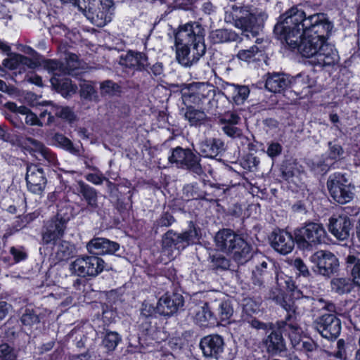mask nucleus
<instances>
[{"instance_id": "obj_23", "label": "nucleus", "mask_w": 360, "mask_h": 360, "mask_svg": "<svg viewBox=\"0 0 360 360\" xmlns=\"http://www.w3.org/2000/svg\"><path fill=\"white\" fill-rule=\"evenodd\" d=\"M75 188L76 194L85 206L82 210L90 213L97 212L99 209L97 190L82 180L77 181Z\"/></svg>"}, {"instance_id": "obj_9", "label": "nucleus", "mask_w": 360, "mask_h": 360, "mask_svg": "<svg viewBox=\"0 0 360 360\" xmlns=\"http://www.w3.org/2000/svg\"><path fill=\"white\" fill-rule=\"evenodd\" d=\"M70 220V217L60 210L44 221L41 231V244L53 249L64 237Z\"/></svg>"}, {"instance_id": "obj_52", "label": "nucleus", "mask_w": 360, "mask_h": 360, "mask_svg": "<svg viewBox=\"0 0 360 360\" xmlns=\"http://www.w3.org/2000/svg\"><path fill=\"white\" fill-rule=\"evenodd\" d=\"M176 219L173 214L169 211H164L160 214V217L154 222V229L155 233H158L160 229L167 228L171 226Z\"/></svg>"}, {"instance_id": "obj_43", "label": "nucleus", "mask_w": 360, "mask_h": 360, "mask_svg": "<svg viewBox=\"0 0 360 360\" xmlns=\"http://www.w3.org/2000/svg\"><path fill=\"white\" fill-rule=\"evenodd\" d=\"M213 44H223L237 41L239 35L229 29H217L211 32L210 35Z\"/></svg>"}, {"instance_id": "obj_3", "label": "nucleus", "mask_w": 360, "mask_h": 360, "mask_svg": "<svg viewBox=\"0 0 360 360\" xmlns=\"http://www.w3.org/2000/svg\"><path fill=\"white\" fill-rule=\"evenodd\" d=\"M278 22L291 27V36L296 37L300 31L310 34L319 41L328 43L333 28V23L327 14L316 13L307 16L305 12L298 5L292 6L285 13L281 14Z\"/></svg>"}, {"instance_id": "obj_50", "label": "nucleus", "mask_w": 360, "mask_h": 360, "mask_svg": "<svg viewBox=\"0 0 360 360\" xmlns=\"http://www.w3.org/2000/svg\"><path fill=\"white\" fill-rule=\"evenodd\" d=\"M257 45H253L248 49H240L238 51L236 57L239 60L250 63L256 60V56L260 52Z\"/></svg>"}, {"instance_id": "obj_21", "label": "nucleus", "mask_w": 360, "mask_h": 360, "mask_svg": "<svg viewBox=\"0 0 360 360\" xmlns=\"http://www.w3.org/2000/svg\"><path fill=\"white\" fill-rule=\"evenodd\" d=\"M199 346L205 359L208 360L223 359L225 342L221 335L219 334L205 335L200 339Z\"/></svg>"}, {"instance_id": "obj_17", "label": "nucleus", "mask_w": 360, "mask_h": 360, "mask_svg": "<svg viewBox=\"0 0 360 360\" xmlns=\"http://www.w3.org/2000/svg\"><path fill=\"white\" fill-rule=\"evenodd\" d=\"M314 325L321 336L329 341L337 340L342 330V322L336 314L320 315L316 319Z\"/></svg>"}, {"instance_id": "obj_41", "label": "nucleus", "mask_w": 360, "mask_h": 360, "mask_svg": "<svg viewBox=\"0 0 360 360\" xmlns=\"http://www.w3.org/2000/svg\"><path fill=\"white\" fill-rule=\"evenodd\" d=\"M205 110L196 109L195 106L188 105L181 109L184 112V117L188 121L191 127H199L204 124L206 121Z\"/></svg>"}, {"instance_id": "obj_54", "label": "nucleus", "mask_w": 360, "mask_h": 360, "mask_svg": "<svg viewBox=\"0 0 360 360\" xmlns=\"http://www.w3.org/2000/svg\"><path fill=\"white\" fill-rule=\"evenodd\" d=\"M11 141L14 144H16L19 147H21L26 150H29V148H31L32 146H34V147L41 146V148L44 147L39 141H37L33 138L27 137V136H22V135L15 136L14 139H13L11 140Z\"/></svg>"}, {"instance_id": "obj_27", "label": "nucleus", "mask_w": 360, "mask_h": 360, "mask_svg": "<svg viewBox=\"0 0 360 360\" xmlns=\"http://www.w3.org/2000/svg\"><path fill=\"white\" fill-rule=\"evenodd\" d=\"M184 304V298L182 295L166 292L159 299L156 309L160 315L169 317L176 314Z\"/></svg>"}, {"instance_id": "obj_34", "label": "nucleus", "mask_w": 360, "mask_h": 360, "mask_svg": "<svg viewBox=\"0 0 360 360\" xmlns=\"http://www.w3.org/2000/svg\"><path fill=\"white\" fill-rule=\"evenodd\" d=\"M215 307L213 304L205 302L203 306L195 313V321L202 328L218 326L217 316L214 315Z\"/></svg>"}, {"instance_id": "obj_60", "label": "nucleus", "mask_w": 360, "mask_h": 360, "mask_svg": "<svg viewBox=\"0 0 360 360\" xmlns=\"http://www.w3.org/2000/svg\"><path fill=\"white\" fill-rule=\"evenodd\" d=\"M9 253L13 257V264H18L27 259L28 255L22 246L10 248Z\"/></svg>"}, {"instance_id": "obj_63", "label": "nucleus", "mask_w": 360, "mask_h": 360, "mask_svg": "<svg viewBox=\"0 0 360 360\" xmlns=\"http://www.w3.org/2000/svg\"><path fill=\"white\" fill-rule=\"evenodd\" d=\"M247 322L249 325L257 330H264L266 333L269 332L270 323H266L257 319L256 317L250 316L249 319L247 320Z\"/></svg>"}, {"instance_id": "obj_53", "label": "nucleus", "mask_w": 360, "mask_h": 360, "mask_svg": "<svg viewBox=\"0 0 360 360\" xmlns=\"http://www.w3.org/2000/svg\"><path fill=\"white\" fill-rule=\"evenodd\" d=\"M120 341L121 337L117 332L107 331L102 340V344L108 352H112Z\"/></svg>"}, {"instance_id": "obj_48", "label": "nucleus", "mask_w": 360, "mask_h": 360, "mask_svg": "<svg viewBox=\"0 0 360 360\" xmlns=\"http://www.w3.org/2000/svg\"><path fill=\"white\" fill-rule=\"evenodd\" d=\"M27 53L32 55L33 58H30L21 54V56H19L21 61L20 66H26L30 69H35L41 66V58L42 56L30 46L27 47Z\"/></svg>"}, {"instance_id": "obj_24", "label": "nucleus", "mask_w": 360, "mask_h": 360, "mask_svg": "<svg viewBox=\"0 0 360 360\" xmlns=\"http://www.w3.org/2000/svg\"><path fill=\"white\" fill-rule=\"evenodd\" d=\"M25 181L28 191L36 195H41L47 183L44 169L37 165L27 167Z\"/></svg>"}, {"instance_id": "obj_31", "label": "nucleus", "mask_w": 360, "mask_h": 360, "mask_svg": "<svg viewBox=\"0 0 360 360\" xmlns=\"http://www.w3.org/2000/svg\"><path fill=\"white\" fill-rule=\"evenodd\" d=\"M87 250L91 255H114L120 250V244L105 238H94L87 244Z\"/></svg>"}, {"instance_id": "obj_13", "label": "nucleus", "mask_w": 360, "mask_h": 360, "mask_svg": "<svg viewBox=\"0 0 360 360\" xmlns=\"http://www.w3.org/2000/svg\"><path fill=\"white\" fill-rule=\"evenodd\" d=\"M85 15L96 26L102 27L110 22L114 14L113 0H92L85 5Z\"/></svg>"}, {"instance_id": "obj_57", "label": "nucleus", "mask_w": 360, "mask_h": 360, "mask_svg": "<svg viewBox=\"0 0 360 360\" xmlns=\"http://www.w3.org/2000/svg\"><path fill=\"white\" fill-rule=\"evenodd\" d=\"M8 56V58H5L2 65L6 69L10 70H15L20 68V58L19 56H21L20 53L10 52L9 53H6Z\"/></svg>"}, {"instance_id": "obj_30", "label": "nucleus", "mask_w": 360, "mask_h": 360, "mask_svg": "<svg viewBox=\"0 0 360 360\" xmlns=\"http://www.w3.org/2000/svg\"><path fill=\"white\" fill-rule=\"evenodd\" d=\"M225 150L224 142L217 138H205L199 143V155L205 158H221Z\"/></svg>"}, {"instance_id": "obj_59", "label": "nucleus", "mask_w": 360, "mask_h": 360, "mask_svg": "<svg viewBox=\"0 0 360 360\" xmlns=\"http://www.w3.org/2000/svg\"><path fill=\"white\" fill-rule=\"evenodd\" d=\"M283 150V146L280 143L271 141L267 144L266 153L272 160H275L282 154Z\"/></svg>"}, {"instance_id": "obj_29", "label": "nucleus", "mask_w": 360, "mask_h": 360, "mask_svg": "<svg viewBox=\"0 0 360 360\" xmlns=\"http://www.w3.org/2000/svg\"><path fill=\"white\" fill-rule=\"evenodd\" d=\"M146 74L150 79L160 78L164 72V65L162 62L157 61L151 64L146 53L136 51V72Z\"/></svg>"}, {"instance_id": "obj_4", "label": "nucleus", "mask_w": 360, "mask_h": 360, "mask_svg": "<svg viewBox=\"0 0 360 360\" xmlns=\"http://www.w3.org/2000/svg\"><path fill=\"white\" fill-rule=\"evenodd\" d=\"M299 314L291 311L286 313L283 320L277 321L275 324L270 323L269 334L263 340L266 352L271 355H276L286 350L285 340L283 335L291 340L300 333L301 328L298 320Z\"/></svg>"}, {"instance_id": "obj_15", "label": "nucleus", "mask_w": 360, "mask_h": 360, "mask_svg": "<svg viewBox=\"0 0 360 360\" xmlns=\"http://www.w3.org/2000/svg\"><path fill=\"white\" fill-rule=\"evenodd\" d=\"M327 187L330 197L338 204L344 205L353 199L354 187L346 174L335 172L329 176Z\"/></svg>"}, {"instance_id": "obj_39", "label": "nucleus", "mask_w": 360, "mask_h": 360, "mask_svg": "<svg viewBox=\"0 0 360 360\" xmlns=\"http://www.w3.org/2000/svg\"><path fill=\"white\" fill-rule=\"evenodd\" d=\"M327 157L320 161L319 167H322L321 170H328L330 167L337 161L342 158L344 150L342 146L335 141L328 142V150L326 153Z\"/></svg>"}, {"instance_id": "obj_7", "label": "nucleus", "mask_w": 360, "mask_h": 360, "mask_svg": "<svg viewBox=\"0 0 360 360\" xmlns=\"http://www.w3.org/2000/svg\"><path fill=\"white\" fill-rule=\"evenodd\" d=\"M297 249L305 252L328 243V236L321 223L307 220L294 229Z\"/></svg>"}, {"instance_id": "obj_64", "label": "nucleus", "mask_w": 360, "mask_h": 360, "mask_svg": "<svg viewBox=\"0 0 360 360\" xmlns=\"http://www.w3.org/2000/svg\"><path fill=\"white\" fill-rule=\"evenodd\" d=\"M0 359L2 360H15V355L13 347L6 343L0 345Z\"/></svg>"}, {"instance_id": "obj_6", "label": "nucleus", "mask_w": 360, "mask_h": 360, "mask_svg": "<svg viewBox=\"0 0 360 360\" xmlns=\"http://www.w3.org/2000/svg\"><path fill=\"white\" fill-rule=\"evenodd\" d=\"M156 312L158 313L156 307L151 304L143 303L141 316L143 320L139 326L141 333L139 334L138 337V342L141 348L139 351L136 350V352H146L141 349L142 348L147 349V352H152V349H149L150 347H155L158 346L167 338L165 333L160 328L153 325V320L155 319V317H153V315Z\"/></svg>"}, {"instance_id": "obj_49", "label": "nucleus", "mask_w": 360, "mask_h": 360, "mask_svg": "<svg viewBox=\"0 0 360 360\" xmlns=\"http://www.w3.org/2000/svg\"><path fill=\"white\" fill-rule=\"evenodd\" d=\"M119 63L124 68V72L128 75H134L135 74V51L130 50L125 54L120 56Z\"/></svg>"}, {"instance_id": "obj_33", "label": "nucleus", "mask_w": 360, "mask_h": 360, "mask_svg": "<svg viewBox=\"0 0 360 360\" xmlns=\"http://www.w3.org/2000/svg\"><path fill=\"white\" fill-rule=\"evenodd\" d=\"M191 239L190 231L177 233L173 230H169L162 238V244L165 248L179 250L184 249L189 244Z\"/></svg>"}, {"instance_id": "obj_58", "label": "nucleus", "mask_w": 360, "mask_h": 360, "mask_svg": "<svg viewBox=\"0 0 360 360\" xmlns=\"http://www.w3.org/2000/svg\"><path fill=\"white\" fill-rule=\"evenodd\" d=\"M292 266L298 276H302L306 278H308L311 276V273L308 266L305 264L301 258H295L293 261Z\"/></svg>"}, {"instance_id": "obj_44", "label": "nucleus", "mask_w": 360, "mask_h": 360, "mask_svg": "<svg viewBox=\"0 0 360 360\" xmlns=\"http://www.w3.org/2000/svg\"><path fill=\"white\" fill-rule=\"evenodd\" d=\"M331 289L338 295L349 293L356 285V283L347 277H335L330 281Z\"/></svg>"}, {"instance_id": "obj_1", "label": "nucleus", "mask_w": 360, "mask_h": 360, "mask_svg": "<svg viewBox=\"0 0 360 360\" xmlns=\"http://www.w3.org/2000/svg\"><path fill=\"white\" fill-rule=\"evenodd\" d=\"M291 27L276 22L273 33L276 39L292 52H297L302 57L310 58V63L321 68L333 66L337 61V53L333 46L319 41L310 34L300 31L296 37L291 36Z\"/></svg>"}, {"instance_id": "obj_45", "label": "nucleus", "mask_w": 360, "mask_h": 360, "mask_svg": "<svg viewBox=\"0 0 360 360\" xmlns=\"http://www.w3.org/2000/svg\"><path fill=\"white\" fill-rule=\"evenodd\" d=\"M20 321L25 327L32 328L40 322L39 315L32 306H25L19 310Z\"/></svg>"}, {"instance_id": "obj_10", "label": "nucleus", "mask_w": 360, "mask_h": 360, "mask_svg": "<svg viewBox=\"0 0 360 360\" xmlns=\"http://www.w3.org/2000/svg\"><path fill=\"white\" fill-rule=\"evenodd\" d=\"M276 283L281 290V297L278 295L276 300H279L281 306L286 311V313L297 312L295 301L302 297V292L295 284L292 276L285 274L283 272L276 275Z\"/></svg>"}, {"instance_id": "obj_37", "label": "nucleus", "mask_w": 360, "mask_h": 360, "mask_svg": "<svg viewBox=\"0 0 360 360\" xmlns=\"http://www.w3.org/2000/svg\"><path fill=\"white\" fill-rule=\"evenodd\" d=\"M250 94V89L245 85L230 84L225 89L224 95L230 103L237 105L243 104Z\"/></svg>"}, {"instance_id": "obj_51", "label": "nucleus", "mask_w": 360, "mask_h": 360, "mask_svg": "<svg viewBox=\"0 0 360 360\" xmlns=\"http://www.w3.org/2000/svg\"><path fill=\"white\" fill-rule=\"evenodd\" d=\"M41 63L44 68L48 70L49 72L52 73L53 76H55L56 74H62L65 72V67L63 64L58 60L41 58Z\"/></svg>"}, {"instance_id": "obj_47", "label": "nucleus", "mask_w": 360, "mask_h": 360, "mask_svg": "<svg viewBox=\"0 0 360 360\" xmlns=\"http://www.w3.org/2000/svg\"><path fill=\"white\" fill-rule=\"evenodd\" d=\"M52 142L54 146L60 148L74 155H77L79 153V148L74 146L73 142L61 133H55L52 136Z\"/></svg>"}, {"instance_id": "obj_28", "label": "nucleus", "mask_w": 360, "mask_h": 360, "mask_svg": "<svg viewBox=\"0 0 360 360\" xmlns=\"http://www.w3.org/2000/svg\"><path fill=\"white\" fill-rule=\"evenodd\" d=\"M241 117L234 110H227L218 116L219 123L223 132L231 138H239L243 134L242 129L238 127L241 123Z\"/></svg>"}, {"instance_id": "obj_18", "label": "nucleus", "mask_w": 360, "mask_h": 360, "mask_svg": "<svg viewBox=\"0 0 360 360\" xmlns=\"http://www.w3.org/2000/svg\"><path fill=\"white\" fill-rule=\"evenodd\" d=\"M115 190L111 191L110 201L115 208L121 215L123 220L129 217L130 211H132V196L134 188L124 184L114 185Z\"/></svg>"}, {"instance_id": "obj_25", "label": "nucleus", "mask_w": 360, "mask_h": 360, "mask_svg": "<svg viewBox=\"0 0 360 360\" xmlns=\"http://www.w3.org/2000/svg\"><path fill=\"white\" fill-rule=\"evenodd\" d=\"M296 245L294 233L284 229H275L271 236V245L278 252L285 255L292 251Z\"/></svg>"}, {"instance_id": "obj_8", "label": "nucleus", "mask_w": 360, "mask_h": 360, "mask_svg": "<svg viewBox=\"0 0 360 360\" xmlns=\"http://www.w3.org/2000/svg\"><path fill=\"white\" fill-rule=\"evenodd\" d=\"M268 14L265 11L252 12L249 7L233 6L232 19L234 26L247 36L257 37L262 31Z\"/></svg>"}, {"instance_id": "obj_40", "label": "nucleus", "mask_w": 360, "mask_h": 360, "mask_svg": "<svg viewBox=\"0 0 360 360\" xmlns=\"http://www.w3.org/2000/svg\"><path fill=\"white\" fill-rule=\"evenodd\" d=\"M214 315L217 316L218 326H226L231 323V319L233 314V308L229 300H221L214 302Z\"/></svg>"}, {"instance_id": "obj_12", "label": "nucleus", "mask_w": 360, "mask_h": 360, "mask_svg": "<svg viewBox=\"0 0 360 360\" xmlns=\"http://www.w3.org/2000/svg\"><path fill=\"white\" fill-rule=\"evenodd\" d=\"M111 295H117V299L113 301V307L108 309L106 306L103 308L102 313V319L105 323H111L115 321L117 316V310L118 308L127 311L129 309H132L135 302V290L132 284L126 283L122 288L116 291H111Z\"/></svg>"}, {"instance_id": "obj_20", "label": "nucleus", "mask_w": 360, "mask_h": 360, "mask_svg": "<svg viewBox=\"0 0 360 360\" xmlns=\"http://www.w3.org/2000/svg\"><path fill=\"white\" fill-rule=\"evenodd\" d=\"M202 84L200 82H192L190 84H182L181 85V94L183 102L186 106L194 105L202 110H205V105L211 102L208 95L200 91Z\"/></svg>"}, {"instance_id": "obj_35", "label": "nucleus", "mask_w": 360, "mask_h": 360, "mask_svg": "<svg viewBox=\"0 0 360 360\" xmlns=\"http://www.w3.org/2000/svg\"><path fill=\"white\" fill-rule=\"evenodd\" d=\"M262 258L264 259V257L262 255ZM271 270L272 269L269 266V264L265 259L259 262L252 272L251 280L252 283L259 287L264 286L266 283H268L273 278Z\"/></svg>"}, {"instance_id": "obj_46", "label": "nucleus", "mask_w": 360, "mask_h": 360, "mask_svg": "<svg viewBox=\"0 0 360 360\" xmlns=\"http://www.w3.org/2000/svg\"><path fill=\"white\" fill-rule=\"evenodd\" d=\"M56 246L55 259L58 262H67L73 257L75 247L70 242L61 240Z\"/></svg>"}, {"instance_id": "obj_61", "label": "nucleus", "mask_w": 360, "mask_h": 360, "mask_svg": "<svg viewBox=\"0 0 360 360\" xmlns=\"http://www.w3.org/2000/svg\"><path fill=\"white\" fill-rule=\"evenodd\" d=\"M101 90L103 93L114 95L120 90V86L112 80H105L101 84Z\"/></svg>"}, {"instance_id": "obj_14", "label": "nucleus", "mask_w": 360, "mask_h": 360, "mask_svg": "<svg viewBox=\"0 0 360 360\" xmlns=\"http://www.w3.org/2000/svg\"><path fill=\"white\" fill-rule=\"evenodd\" d=\"M290 94H294L297 98H311L315 94L321 91V85L316 79L307 72H301L295 76L290 75Z\"/></svg>"}, {"instance_id": "obj_16", "label": "nucleus", "mask_w": 360, "mask_h": 360, "mask_svg": "<svg viewBox=\"0 0 360 360\" xmlns=\"http://www.w3.org/2000/svg\"><path fill=\"white\" fill-rule=\"evenodd\" d=\"M309 261L312 270L323 276L330 278L338 273L340 269V262L337 256L328 250H318L313 253Z\"/></svg>"}, {"instance_id": "obj_11", "label": "nucleus", "mask_w": 360, "mask_h": 360, "mask_svg": "<svg viewBox=\"0 0 360 360\" xmlns=\"http://www.w3.org/2000/svg\"><path fill=\"white\" fill-rule=\"evenodd\" d=\"M169 162L175 164L177 168L185 169L200 176L203 173L201 158L199 153L188 147L176 146L171 149Z\"/></svg>"}, {"instance_id": "obj_26", "label": "nucleus", "mask_w": 360, "mask_h": 360, "mask_svg": "<svg viewBox=\"0 0 360 360\" xmlns=\"http://www.w3.org/2000/svg\"><path fill=\"white\" fill-rule=\"evenodd\" d=\"M290 75L284 72H267L266 74L265 88L274 94L287 96L290 93Z\"/></svg>"}, {"instance_id": "obj_55", "label": "nucleus", "mask_w": 360, "mask_h": 360, "mask_svg": "<svg viewBox=\"0 0 360 360\" xmlns=\"http://www.w3.org/2000/svg\"><path fill=\"white\" fill-rule=\"evenodd\" d=\"M281 176L283 180L290 183H295V179H298L297 174H299V170L296 168V167L290 163L284 164L281 166Z\"/></svg>"}, {"instance_id": "obj_36", "label": "nucleus", "mask_w": 360, "mask_h": 360, "mask_svg": "<svg viewBox=\"0 0 360 360\" xmlns=\"http://www.w3.org/2000/svg\"><path fill=\"white\" fill-rule=\"evenodd\" d=\"M51 84L53 89L63 96L66 97L72 93H75L77 89L76 84H73L70 78L65 73L56 74L51 78Z\"/></svg>"}, {"instance_id": "obj_62", "label": "nucleus", "mask_w": 360, "mask_h": 360, "mask_svg": "<svg viewBox=\"0 0 360 360\" xmlns=\"http://www.w3.org/2000/svg\"><path fill=\"white\" fill-rule=\"evenodd\" d=\"M42 106L48 108L49 116L46 119V123H53L55 117H58L61 107L54 105L52 102H46V104H42Z\"/></svg>"}, {"instance_id": "obj_56", "label": "nucleus", "mask_w": 360, "mask_h": 360, "mask_svg": "<svg viewBox=\"0 0 360 360\" xmlns=\"http://www.w3.org/2000/svg\"><path fill=\"white\" fill-rule=\"evenodd\" d=\"M210 263L212 269L215 271L228 270L230 266V260L220 255H212Z\"/></svg>"}, {"instance_id": "obj_42", "label": "nucleus", "mask_w": 360, "mask_h": 360, "mask_svg": "<svg viewBox=\"0 0 360 360\" xmlns=\"http://www.w3.org/2000/svg\"><path fill=\"white\" fill-rule=\"evenodd\" d=\"M346 270L350 272L352 279L356 285L360 287V255L349 253L345 257Z\"/></svg>"}, {"instance_id": "obj_38", "label": "nucleus", "mask_w": 360, "mask_h": 360, "mask_svg": "<svg viewBox=\"0 0 360 360\" xmlns=\"http://www.w3.org/2000/svg\"><path fill=\"white\" fill-rule=\"evenodd\" d=\"M182 198L186 202H198V205L202 207V202L207 201V193L203 191L198 183L186 184L182 189Z\"/></svg>"}, {"instance_id": "obj_5", "label": "nucleus", "mask_w": 360, "mask_h": 360, "mask_svg": "<svg viewBox=\"0 0 360 360\" xmlns=\"http://www.w3.org/2000/svg\"><path fill=\"white\" fill-rule=\"evenodd\" d=\"M216 246L231 255L238 264H244L252 256V245L230 229L219 230L214 236Z\"/></svg>"}, {"instance_id": "obj_2", "label": "nucleus", "mask_w": 360, "mask_h": 360, "mask_svg": "<svg viewBox=\"0 0 360 360\" xmlns=\"http://www.w3.org/2000/svg\"><path fill=\"white\" fill-rule=\"evenodd\" d=\"M176 61L184 67L197 63L207 50L206 30L199 21L181 23L173 31Z\"/></svg>"}, {"instance_id": "obj_19", "label": "nucleus", "mask_w": 360, "mask_h": 360, "mask_svg": "<svg viewBox=\"0 0 360 360\" xmlns=\"http://www.w3.org/2000/svg\"><path fill=\"white\" fill-rule=\"evenodd\" d=\"M105 262L97 255L79 257L72 264V268L79 276H96L105 269Z\"/></svg>"}, {"instance_id": "obj_32", "label": "nucleus", "mask_w": 360, "mask_h": 360, "mask_svg": "<svg viewBox=\"0 0 360 360\" xmlns=\"http://www.w3.org/2000/svg\"><path fill=\"white\" fill-rule=\"evenodd\" d=\"M4 117L14 127L24 129L25 115L21 112L28 110V107L25 105L18 106L15 102L7 101L4 105Z\"/></svg>"}, {"instance_id": "obj_22", "label": "nucleus", "mask_w": 360, "mask_h": 360, "mask_svg": "<svg viewBox=\"0 0 360 360\" xmlns=\"http://www.w3.org/2000/svg\"><path fill=\"white\" fill-rule=\"evenodd\" d=\"M352 228V219L346 214H333L328 219V231L339 240H347Z\"/></svg>"}]
</instances>
